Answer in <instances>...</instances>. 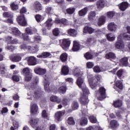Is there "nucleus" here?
Masks as SVG:
<instances>
[{
  "label": "nucleus",
  "mask_w": 130,
  "mask_h": 130,
  "mask_svg": "<svg viewBox=\"0 0 130 130\" xmlns=\"http://www.w3.org/2000/svg\"><path fill=\"white\" fill-rule=\"evenodd\" d=\"M120 65L123 67H128V58L124 57L120 60Z\"/></svg>",
  "instance_id": "nucleus-18"
},
{
  "label": "nucleus",
  "mask_w": 130,
  "mask_h": 130,
  "mask_svg": "<svg viewBox=\"0 0 130 130\" xmlns=\"http://www.w3.org/2000/svg\"><path fill=\"white\" fill-rule=\"evenodd\" d=\"M122 70H119L117 73V76L119 78V79H121L122 78V73H123Z\"/></svg>",
  "instance_id": "nucleus-63"
},
{
  "label": "nucleus",
  "mask_w": 130,
  "mask_h": 130,
  "mask_svg": "<svg viewBox=\"0 0 130 130\" xmlns=\"http://www.w3.org/2000/svg\"><path fill=\"white\" fill-rule=\"evenodd\" d=\"M35 18H36V21L38 23H39V22H41V21H43V20H44V17H43V16H42L39 14L36 15Z\"/></svg>",
  "instance_id": "nucleus-47"
},
{
  "label": "nucleus",
  "mask_w": 130,
  "mask_h": 130,
  "mask_svg": "<svg viewBox=\"0 0 130 130\" xmlns=\"http://www.w3.org/2000/svg\"><path fill=\"white\" fill-rule=\"evenodd\" d=\"M106 57L108 59L112 60V59H115V58H116V56H115V54L114 53L110 52L106 55Z\"/></svg>",
  "instance_id": "nucleus-32"
},
{
  "label": "nucleus",
  "mask_w": 130,
  "mask_h": 130,
  "mask_svg": "<svg viewBox=\"0 0 130 130\" xmlns=\"http://www.w3.org/2000/svg\"><path fill=\"white\" fill-rule=\"evenodd\" d=\"M95 80H94V78L92 77L91 78L88 79V81L89 83V85L91 89H96L97 87H100V84L98 82V81L95 82Z\"/></svg>",
  "instance_id": "nucleus-5"
},
{
  "label": "nucleus",
  "mask_w": 130,
  "mask_h": 130,
  "mask_svg": "<svg viewBox=\"0 0 130 130\" xmlns=\"http://www.w3.org/2000/svg\"><path fill=\"white\" fill-rule=\"evenodd\" d=\"M115 15V12L113 11H109L107 13V16L108 17V18H110V19H111V18H113Z\"/></svg>",
  "instance_id": "nucleus-50"
},
{
  "label": "nucleus",
  "mask_w": 130,
  "mask_h": 130,
  "mask_svg": "<svg viewBox=\"0 0 130 130\" xmlns=\"http://www.w3.org/2000/svg\"><path fill=\"white\" fill-rule=\"evenodd\" d=\"M117 25L114 22H110L108 25V29L111 32H116Z\"/></svg>",
  "instance_id": "nucleus-10"
},
{
  "label": "nucleus",
  "mask_w": 130,
  "mask_h": 130,
  "mask_svg": "<svg viewBox=\"0 0 130 130\" xmlns=\"http://www.w3.org/2000/svg\"><path fill=\"white\" fill-rule=\"evenodd\" d=\"M73 43V47L72 48L73 51H78V50H80V48H81V45H80V43H79L78 41H74Z\"/></svg>",
  "instance_id": "nucleus-19"
},
{
  "label": "nucleus",
  "mask_w": 130,
  "mask_h": 130,
  "mask_svg": "<svg viewBox=\"0 0 130 130\" xmlns=\"http://www.w3.org/2000/svg\"><path fill=\"white\" fill-rule=\"evenodd\" d=\"M0 74L2 75L6 74V67L4 64H0Z\"/></svg>",
  "instance_id": "nucleus-43"
},
{
  "label": "nucleus",
  "mask_w": 130,
  "mask_h": 130,
  "mask_svg": "<svg viewBox=\"0 0 130 130\" xmlns=\"http://www.w3.org/2000/svg\"><path fill=\"white\" fill-rule=\"evenodd\" d=\"M44 89L46 92H50V88H49V81H48V80L46 79H45Z\"/></svg>",
  "instance_id": "nucleus-31"
},
{
  "label": "nucleus",
  "mask_w": 130,
  "mask_h": 130,
  "mask_svg": "<svg viewBox=\"0 0 130 130\" xmlns=\"http://www.w3.org/2000/svg\"><path fill=\"white\" fill-rule=\"evenodd\" d=\"M13 126H14L15 128H19V121L17 120H13Z\"/></svg>",
  "instance_id": "nucleus-62"
},
{
  "label": "nucleus",
  "mask_w": 130,
  "mask_h": 130,
  "mask_svg": "<svg viewBox=\"0 0 130 130\" xmlns=\"http://www.w3.org/2000/svg\"><path fill=\"white\" fill-rule=\"evenodd\" d=\"M106 21V17L105 16H101L99 19L98 22V26H102V25H104L105 21Z\"/></svg>",
  "instance_id": "nucleus-21"
},
{
  "label": "nucleus",
  "mask_w": 130,
  "mask_h": 130,
  "mask_svg": "<svg viewBox=\"0 0 130 130\" xmlns=\"http://www.w3.org/2000/svg\"><path fill=\"white\" fill-rule=\"evenodd\" d=\"M31 71L32 70H31L29 68H25L22 70L21 74L24 76L25 81L29 82V81H30L32 79V73H31Z\"/></svg>",
  "instance_id": "nucleus-2"
},
{
  "label": "nucleus",
  "mask_w": 130,
  "mask_h": 130,
  "mask_svg": "<svg viewBox=\"0 0 130 130\" xmlns=\"http://www.w3.org/2000/svg\"><path fill=\"white\" fill-rule=\"evenodd\" d=\"M20 49L26 50V49H31V47L30 46H28L26 44H22L20 46Z\"/></svg>",
  "instance_id": "nucleus-48"
},
{
  "label": "nucleus",
  "mask_w": 130,
  "mask_h": 130,
  "mask_svg": "<svg viewBox=\"0 0 130 130\" xmlns=\"http://www.w3.org/2000/svg\"><path fill=\"white\" fill-rule=\"evenodd\" d=\"M68 123L69 124H70L71 125H73L75 124V123H76V122H75V120L74 119V118L73 117H70L68 118Z\"/></svg>",
  "instance_id": "nucleus-49"
},
{
  "label": "nucleus",
  "mask_w": 130,
  "mask_h": 130,
  "mask_svg": "<svg viewBox=\"0 0 130 130\" xmlns=\"http://www.w3.org/2000/svg\"><path fill=\"white\" fill-rule=\"evenodd\" d=\"M12 79L15 82H19L20 81V77L17 75H14L12 76Z\"/></svg>",
  "instance_id": "nucleus-64"
},
{
  "label": "nucleus",
  "mask_w": 130,
  "mask_h": 130,
  "mask_svg": "<svg viewBox=\"0 0 130 130\" xmlns=\"http://www.w3.org/2000/svg\"><path fill=\"white\" fill-rule=\"evenodd\" d=\"M71 45V41L69 39H64L62 40V47L64 50H68Z\"/></svg>",
  "instance_id": "nucleus-9"
},
{
  "label": "nucleus",
  "mask_w": 130,
  "mask_h": 130,
  "mask_svg": "<svg viewBox=\"0 0 130 130\" xmlns=\"http://www.w3.org/2000/svg\"><path fill=\"white\" fill-rule=\"evenodd\" d=\"M25 31L26 33L22 34V36L24 41H28V40H29V36L28 35H32V34H33V31L29 27L26 28Z\"/></svg>",
  "instance_id": "nucleus-6"
},
{
  "label": "nucleus",
  "mask_w": 130,
  "mask_h": 130,
  "mask_svg": "<svg viewBox=\"0 0 130 130\" xmlns=\"http://www.w3.org/2000/svg\"><path fill=\"white\" fill-rule=\"evenodd\" d=\"M71 107L73 110H77L79 108V103H78V102L74 101L73 102Z\"/></svg>",
  "instance_id": "nucleus-41"
},
{
  "label": "nucleus",
  "mask_w": 130,
  "mask_h": 130,
  "mask_svg": "<svg viewBox=\"0 0 130 130\" xmlns=\"http://www.w3.org/2000/svg\"><path fill=\"white\" fill-rule=\"evenodd\" d=\"M39 58H46L47 57H51V54L48 52L42 53L41 55L37 56Z\"/></svg>",
  "instance_id": "nucleus-20"
},
{
  "label": "nucleus",
  "mask_w": 130,
  "mask_h": 130,
  "mask_svg": "<svg viewBox=\"0 0 130 130\" xmlns=\"http://www.w3.org/2000/svg\"><path fill=\"white\" fill-rule=\"evenodd\" d=\"M96 41V40L95 39V38H88L85 42V44L89 46V45H92V44H94V43H95Z\"/></svg>",
  "instance_id": "nucleus-22"
},
{
  "label": "nucleus",
  "mask_w": 130,
  "mask_h": 130,
  "mask_svg": "<svg viewBox=\"0 0 130 130\" xmlns=\"http://www.w3.org/2000/svg\"><path fill=\"white\" fill-rule=\"evenodd\" d=\"M62 74H63L64 75H68L69 74V72H70V70H69V67L68 66H64L62 68L61 70Z\"/></svg>",
  "instance_id": "nucleus-38"
},
{
  "label": "nucleus",
  "mask_w": 130,
  "mask_h": 130,
  "mask_svg": "<svg viewBox=\"0 0 130 130\" xmlns=\"http://www.w3.org/2000/svg\"><path fill=\"white\" fill-rule=\"evenodd\" d=\"M106 91V90L105 89V88H104V87H101L99 89V93L101 96H98V100L102 101L103 100V99H104V98H105L106 96L105 94Z\"/></svg>",
  "instance_id": "nucleus-12"
},
{
  "label": "nucleus",
  "mask_w": 130,
  "mask_h": 130,
  "mask_svg": "<svg viewBox=\"0 0 130 130\" xmlns=\"http://www.w3.org/2000/svg\"><path fill=\"white\" fill-rule=\"evenodd\" d=\"M110 125L111 128H116V127L119 126V123H118L116 120H113L111 121Z\"/></svg>",
  "instance_id": "nucleus-27"
},
{
  "label": "nucleus",
  "mask_w": 130,
  "mask_h": 130,
  "mask_svg": "<svg viewBox=\"0 0 130 130\" xmlns=\"http://www.w3.org/2000/svg\"><path fill=\"white\" fill-rule=\"evenodd\" d=\"M42 116L45 119H49V114L46 112V110H44L42 112Z\"/></svg>",
  "instance_id": "nucleus-42"
},
{
  "label": "nucleus",
  "mask_w": 130,
  "mask_h": 130,
  "mask_svg": "<svg viewBox=\"0 0 130 130\" xmlns=\"http://www.w3.org/2000/svg\"><path fill=\"white\" fill-rule=\"evenodd\" d=\"M62 103L64 106H68V105L70 103V100L66 96H64L62 99Z\"/></svg>",
  "instance_id": "nucleus-44"
},
{
  "label": "nucleus",
  "mask_w": 130,
  "mask_h": 130,
  "mask_svg": "<svg viewBox=\"0 0 130 130\" xmlns=\"http://www.w3.org/2000/svg\"><path fill=\"white\" fill-rule=\"evenodd\" d=\"M68 34L70 36H72L73 37H76L78 34V31L75 29L70 28L68 30Z\"/></svg>",
  "instance_id": "nucleus-23"
},
{
  "label": "nucleus",
  "mask_w": 130,
  "mask_h": 130,
  "mask_svg": "<svg viewBox=\"0 0 130 130\" xmlns=\"http://www.w3.org/2000/svg\"><path fill=\"white\" fill-rule=\"evenodd\" d=\"M53 34L54 36H58L59 34V29H58V28H55L53 29Z\"/></svg>",
  "instance_id": "nucleus-61"
},
{
  "label": "nucleus",
  "mask_w": 130,
  "mask_h": 130,
  "mask_svg": "<svg viewBox=\"0 0 130 130\" xmlns=\"http://www.w3.org/2000/svg\"><path fill=\"white\" fill-rule=\"evenodd\" d=\"M52 11H53V10L52 7L48 6L46 7V13H47V14H51V13H52Z\"/></svg>",
  "instance_id": "nucleus-59"
},
{
  "label": "nucleus",
  "mask_w": 130,
  "mask_h": 130,
  "mask_svg": "<svg viewBox=\"0 0 130 130\" xmlns=\"http://www.w3.org/2000/svg\"><path fill=\"white\" fill-rule=\"evenodd\" d=\"M89 119L92 122V123H96L97 122V119L96 117L94 116L93 115H91L89 117Z\"/></svg>",
  "instance_id": "nucleus-52"
},
{
  "label": "nucleus",
  "mask_w": 130,
  "mask_h": 130,
  "mask_svg": "<svg viewBox=\"0 0 130 130\" xmlns=\"http://www.w3.org/2000/svg\"><path fill=\"white\" fill-rule=\"evenodd\" d=\"M28 66H36L37 64V60L34 56H30L28 58Z\"/></svg>",
  "instance_id": "nucleus-15"
},
{
  "label": "nucleus",
  "mask_w": 130,
  "mask_h": 130,
  "mask_svg": "<svg viewBox=\"0 0 130 130\" xmlns=\"http://www.w3.org/2000/svg\"><path fill=\"white\" fill-rule=\"evenodd\" d=\"M87 13H88V8L85 7L78 12V14L80 17H85L87 15Z\"/></svg>",
  "instance_id": "nucleus-24"
},
{
  "label": "nucleus",
  "mask_w": 130,
  "mask_h": 130,
  "mask_svg": "<svg viewBox=\"0 0 130 130\" xmlns=\"http://www.w3.org/2000/svg\"><path fill=\"white\" fill-rule=\"evenodd\" d=\"M73 75L75 77H78L79 78L77 81V85L79 88L82 89L83 92V95L80 97L79 99L80 102L83 105H87L89 103V100L88 99V95H85V94H89L90 92L88 88L86 87V84L84 83V79L81 77L82 75H83V72L78 68H75L73 70Z\"/></svg>",
  "instance_id": "nucleus-1"
},
{
  "label": "nucleus",
  "mask_w": 130,
  "mask_h": 130,
  "mask_svg": "<svg viewBox=\"0 0 130 130\" xmlns=\"http://www.w3.org/2000/svg\"><path fill=\"white\" fill-rule=\"evenodd\" d=\"M66 13L67 14H69V15H73L74 13H75V11H76V8L74 7H70L69 8H67L66 10Z\"/></svg>",
  "instance_id": "nucleus-37"
},
{
  "label": "nucleus",
  "mask_w": 130,
  "mask_h": 130,
  "mask_svg": "<svg viewBox=\"0 0 130 130\" xmlns=\"http://www.w3.org/2000/svg\"><path fill=\"white\" fill-rule=\"evenodd\" d=\"M84 57H85L86 59H91L93 57V55L91 53L87 52L84 54Z\"/></svg>",
  "instance_id": "nucleus-56"
},
{
  "label": "nucleus",
  "mask_w": 130,
  "mask_h": 130,
  "mask_svg": "<svg viewBox=\"0 0 130 130\" xmlns=\"http://www.w3.org/2000/svg\"><path fill=\"white\" fill-rule=\"evenodd\" d=\"M39 113L38 106L36 104L30 105V114L34 115Z\"/></svg>",
  "instance_id": "nucleus-8"
},
{
  "label": "nucleus",
  "mask_w": 130,
  "mask_h": 130,
  "mask_svg": "<svg viewBox=\"0 0 130 130\" xmlns=\"http://www.w3.org/2000/svg\"><path fill=\"white\" fill-rule=\"evenodd\" d=\"M34 41L35 42H37V43H39L40 41H41V37L39 36H35L34 37Z\"/></svg>",
  "instance_id": "nucleus-55"
},
{
  "label": "nucleus",
  "mask_w": 130,
  "mask_h": 130,
  "mask_svg": "<svg viewBox=\"0 0 130 130\" xmlns=\"http://www.w3.org/2000/svg\"><path fill=\"white\" fill-rule=\"evenodd\" d=\"M122 106V102L121 100H118L114 103V106L115 107H121Z\"/></svg>",
  "instance_id": "nucleus-45"
},
{
  "label": "nucleus",
  "mask_w": 130,
  "mask_h": 130,
  "mask_svg": "<svg viewBox=\"0 0 130 130\" xmlns=\"http://www.w3.org/2000/svg\"><path fill=\"white\" fill-rule=\"evenodd\" d=\"M7 40L8 41H9V42H10V43L12 44H17L18 43V40L16 39H13V37H8Z\"/></svg>",
  "instance_id": "nucleus-36"
},
{
  "label": "nucleus",
  "mask_w": 130,
  "mask_h": 130,
  "mask_svg": "<svg viewBox=\"0 0 130 130\" xmlns=\"http://www.w3.org/2000/svg\"><path fill=\"white\" fill-rule=\"evenodd\" d=\"M106 37H107V40L109 41L112 42V41H114V40H115V36H114V35H113L111 34H107L106 35Z\"/></svg>",
  "instance_id": "nucleus-40"
},
{
  "label": "nucleus",
  "mask_w": 130,
  "mask_h": 130,
  "mask_svg": "<svg viewBox=\"0 0 130 130\" xmlns=\"http://www.w3.org/2000/svg\"><path fill=\"white\" fill-rule=\"evenodd\" d=\"M11 9L13 11H17L18 9H19V6L17 5V4L13 3L11 5Z\"/></svg>",
  "instance_id": "nucleus-53"
},
{
  "label": "nucleus",
  "mask_w": 130,
  "mask_h": 130,
  "mask_svg": "<svg viewBox=\"0 0 130 130\" xmlns=\"http://www.w3.org/2000/svg\"><path fill=\"white\" fill-rule=\"evenodd\" d=\"M120 35H122V38H124V39H125V40H130V35H127V34L125 33L123 34H120Z\"/></svg>",
  "instance_id": "nucleus-58"
},
{
  "label": "nucleus",
  "mask_w": 130,
  "mask_h": 130,
  "mask_svg": "<svg viewBox=\"0 0 130 130\" xmlns=\"http://www.w3.org/2000/svg\"><path fill=\"white\" fill-rule=\"evenodd\" d=\"M122 35H120L117 37V41L115 43V47L117 49H123L124 48V43L122 40Z\"/></svg>",
  "instance_id": "nucleus-3"
},
{
  "label": "nucleus",
  "mask_w": 130,
  "mask_h": 130,
  "mask_svg": "<svg viewBox=\"0 0 130 130\" xmlns=\"http://www.w3.org/2000/svg\"><path fill=\"white\" fill-rule=\"evenodd\" d=\"M105 5H106V1L105 0H99L96 3V7L99 10L103 9L105 7Z\"/></svg>",
  "instance_id": "nucleus-16"
},
{
  "label": "nucleus",
  "mask_w": 130,
  "mask_h": 130,
  "mask_svg": "<svg viewBox=\"0 0 130 130\" xmlns=\"http://www.w3.org/2000/svg\"><path fill=\"white\" fill-rule=\"evenodd\" d=\"M81 112L83 116H87V115H88V110L85 109L84 106L83 107V108L81 110Z\"/></svg>",
  "instance_id": "nucleus-54"
},
{
  "label": "nucleus",
  "mask_w": 130,
  "mask_h": 130,
  "mask_svg": "<svg viewBox=\"0 0 130 130\" xmlns=\"http://www.w3.org/2000/svg\"><path fill=\"white\" fill-rule=\"evenodd\" d=\"M50 100L52 102H56L58 104L61 102V99L55 95H52L50 98Z\"/></svg>",
  "instance_id": "nucleus-25"
},
{
  "label": "nucleus",
  "mask_w": 130,
  "mask_h": 130,
  "mask_svg": "<svg viewBox=\"0 0 130 130\" xmlns=\"http://www.w3.org/2000/svg\"><path fill=\"white\" fill-rule=\"evenodd\" d=\"M34 72L35 74H37V75H45V74H46V69L39 67H37L35 68Z\"/></svg>",
  "instance_id": "nucleus-11"
},
{
  "label": "nucleus",
  "mask_w": 130,
  "mask_h": 130,
  "mask_svg": "<svg viewBox=\"0 0 130 130\" xmlns=\"http://www.w3.org/2000/svg\"><path fill=\"white\" fill-rule=\"evenodd\" d=\"M12 34L16 37L21 36V31L19 30V29L16 27L12 28Z\"/></svg>",
  "instance_id": "nucleus-30"
},
{
  "label": "nucleus",
  "mask_w": 130,
  "mask_h": 130,
  "mask_svg": "<svg viewBox=\"0 0 130 130\" xmlns=\"http://www.w3.org/2000/svg\"><path fill=\"white\" fill-rule=\"evenodd\" d=\"M34 9L36 13L40 12V11H42V5L40 3L36 2L34 4Z\"/></svg>",
  "instance_id": "nucleus-17"
},
{
  "label": "nucleus",
  "mask_w": 130,
  "mask_h": 130,
  "mask_svg": "<svg viewBox=\"0 0 130 130\" xmlns=\"http://www.w3.org/2000/svg\"><path fill=\"white\" fill-rule=\"evenodd\" d=\"M42 94V91L39 90V91H37L34 92V96L35 98H38L39 97H40Z\"/></svg>",
  "instance_id": "nucleus-51"
},
{
  "label": "nucleus",
  "mask_w": 130,
  "mask_h": 130,
  "mask_svg": "<svg viewBox=\"0 0 130 130\" xmlns=\"http://www.w3.org/2000/svg\"><path fill=\"white\" fill-rule=\"evenodd\" d=\"M39 122H40V120L38 118L36 119H31L29 123L33 128H35L37 127V125L39 124Z\"/></svg>",
  "instance_id": "nucleus-14"
},
{
  "label": "nucleus",
  "mask_w": 130,
  "mask_h": 130,
  "mask_svg": "<svg viewBox=\"0 0 130 130\" xmlns=\"http://www.w3.org/2000/svg\"><path fill=\"white\" fill-rule=\"evenodd\" d=\"M94 32V29L91 27L85 26L83 29L84 33H89V34H92Z\"/></svg>",
  "instance_id": "nucleus-33"
},
{
  "label": "nucleus",
  "mask_w": 130,
  "mask_h": 130,
  "mask_svg": "<svg viewBox=\"0 0 130 130\" xmlns=\"http://www.w3.org/2000/svg\"><path fill=\"white\" fill-rule=\"evenodd\" d=\"M52 19L49 18L44 23V25L46 26V27H47L48 30H50L51 26H52Z\"/></svg>",
  "instance_id": "nucleus-29"
},
{
  "label": "nucleus",
  "mask_w": 130,
  "mask_h": 130,
  "mask_svg": "<svg viewBox=\"0 0 130 130\" xmlns=\"http://www.w3.org/2000/svg\"><path fill=\"white\" fill-rule=\"evenodd\" d=\"M119 6L121 11H125L128 7V3L127 2H122L121 4L119 5Z\"/></svg>",
  "instance_id": "nucleus-28"
},
{
  "label": "nucleus",
  "mask_w": 130,
  "mask_h": 130,
  "mask_svg": "<svg viewBox=\"0 0 130 130\" xmlns=\"http://www.w3.org/2000/svg\"><path fill=\"white\" fill-rule=\"evenodd\" d=\"M93 70L94 73H100V72H101V69H100V67H99V66H95L93 68Z\"/></svg>",
  "instance_id": "nucleus-60"
},
{
  "label": "nucleus",
  "mask_w": 130,
  "mask_h": 130,
  "mask_svg": "<svg viewBox=\"0 0 130 130\" xmlns=\"http://www.w3.org/2000/svg\"><path fill=\"white\" fill-rule=\"evenodd\" d=\"M58 92L61 94H64L67 92V86H61L58 89Z\"/></svg>",
  "instance_id": "nucleus-46"
},
{
  "label": "nucleus",
  "mask_w": 130,
  "mask_h": 130,
  "mask_svg": "<svg viewBox=\"0 0 130 130\" xmlns=\"http://www.w3.org/2000/svg\"><path fill=\"white\" fill-rule=\"evenodd\" d=\"M88 124V118L85 117H82L80 119L81 125H87Z\"/></svg>",
  "instance_id": "nucleus-35"
},
{
  "label": "nucleus",
  "mask_w": 130,
  "mask_h": 130,
  "mask_svg": "<svg viewBox=\"0 0 130 130\" xmlns=\"http://www.w3.org/2000/svg\"><path fill=\"white\" fill-rule=\"evenodd\" d=\"M66 112L64 110L58 111L55 114V120L56 121H60V119L61 118V116L64 115Z\"/></svg>",
  "instance_id": "nucleus-13"
},
{
  "label": "nucleus",
  "mask_w": 130,
  "mask_h": 130,
  "mask_svg": "<svg viewBox=\"0 0 130 130\" xmlns=\"http://www.w3.org/2000/svg\"><path fill=\"white\" fill-rule=\"evenodd\" d=\"M115 85L117 88L120 89V90H122L123 89V85H122V82L120 80H118L116 81Z\"/></svg>",
  "instance_id": "nucleus-39"
},
{
  "label": "nucleus",
  "mask_w": 130,
  "mask_h": 130,
  "mask_svg": "<svg viewBox=\"0 0 130 130\" xmlns=\"http://www.w3.org/2000/svg\"><path fill=\"white\" fill-rule=\"evenodd\" d=\"M4 17H5L6 18L10 17L11 18L13 17V13H12L11 12H5L3 13Z\"/></svg>",
  "instance_id": "nucleus-57"
},
{
  "label": "nucleus",
  "mask_w": 130,
  "mask_h": 130,
  "mask_svg": "<svg viewBox=\"0 0 130 130\" xmlns=\"http://www.w3.org/2000/svg\"><path fill=\"white\" fill-rule=\"evenodd\" d=\"M60 59L62 62H66L68 60V54L67 53H63L60 56Z\"/></svg>",
  "instance_id": "nucleus-34"
},
{
  "label": "nucleus",
  "mask_w": 130,
  "mask_h": 130,
  "mask_svg": "<svg viewBox=\"0 0 130 130\" xmlns=\"http://www.w3.org/2000/svg\"><path fill=\"white\" fill-rule=\"evenodd\" d=\"M22 56H23L22 54H13L9 56V58L10 60L14 62H18L21 61V59H22Z\"/></svg>",
  "instance_id": "nucleus-4"
},
{
  "label": "nucleus",
  "mask_w": 130,
  "mask_h": 130,
  "mask_svg": "<svg viewBox=\"0 0 130 130\" xmlns=\"http://www.w3.org/2000/svg\"><path fill=\"white\" fill-rule=\"evenodd\" d=\"M96 17V12L95 11H91L88 13V18L89 21H90V22H92Z\"/></svg>",
  "instance_id": "nucleus-26"
},
{
  "label": "nucleus",
  "mask_w": 130,
  "mask_h": 130,
  "mask_svg": "<svg viewBox=\"0 0 130 130\" xmlns=\"http://www.w3.org/2000/svg\"><path fill=\"white\" fill-rule=\"evenodd\" d=\"M17 21L21 26H26L27 25V21L25 19V16L24 15H21L19 16L17 18Z\"/></svg>",
  "instance_id": "nucleus-7"
}]
</instances>
